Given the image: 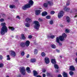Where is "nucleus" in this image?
<instances>
[{"mask_svg": "<svg viewBox=\"0 0 77 77\" xmlns=\"http://www.w3.org/2000/svg\"><path fill=\"white\" fill-rule=\"evenodd\" d=\"M63 76L64 77H68V74L66 72H64L63 74Z\"/></svg>", "mask_w": 77, "mask_h": 77, "instance_id": "6ab92c4d", "label": "nucleus"}, {"mask_svg": "<svg viewBox=\"0 0 77 77\" xmlns=\"http://www.w3.org/2000/svg\"><path fill=\"white\" fill-rule=\"evenodd\" d=\"M45 76H46L45 74H43V77H45Z\"/></svg>", "mask_w": 77, "mask_h": 77, "instance_id": "bf43d9fd", "label": "nucleus"}, {"mask_svg": "<svg viewBox=\"0 0 77 77\" xmlns=\"http://www.w3.org/2000/svg\"><path fill=\"white\" fill-rule=\"evenodd\" d=\"M54 13H55V12L53 11H52L51 12V15H53Z\"/></svg>", "mask_w": 77, "mask_h": 77, "instance_id": "ea45409f", "label": "nucleus"}, {"mask_svg": "<svg viewBox=\"0 0 77 77\" xmlns=\"http://www.w3.org/2000/svg\"><path fill=\"white\" fill-rule=\"evenodd\" d=\"M29 57H30V55H29V54H27L26 56L27 58H29Z\"/></svg>", "mask_w": 77, "mask_h": 77, "instance_id": "3c124183", "label": "nucleus"}, {"mask_svg": "<svg viewBox=\"0 0 77 77\" xmlns=\"http://www.w3.org/2000/svg\"><path fill=\"white\" fill-rule=\"evenodd\" d=\"M46 18L47 19H50V16H48L46 17Z\"/></svg>", "mask_w": 77, "mask_h": 77, "instance_id": "a18cd8bd", "label": "nucleus"}, {"mask_svg": "<svg viewBox=\"0 0 77 77\" xmlns=\"http://www.w3.org/2000/svg\"><path fill=\"white\" fill-rule=\"evenodd\" d=\"M1 26H2L1 28V35H4L5 33H7L8 32V28L6 26V23H1Z\"/></svg>", "mask_w": 77, "mask_h": 77, "instance_id": "f257e3e1", "label": "nucleus"}, {"mask_svg": "<svg viewBox=\"0 0 77 77\" xmlns=\"http://www.w3.org/2000/svg\"><path fill=\"white\" fill-rule=\"evenodd\" d=\"M46 54L45 53L43 52L41 54V56L42 57H44L45 56Z\"/></svg>", "mask_w": 77, "mask_h": 77, "instance_id": "473e14b6", "label": "nucleus"}, {"mask_svg": "<svg viewBox=\"0 0 77 77\" xmlns=\"http://www.w3.org/2000/svg\"><path fill=\"white\" fill-rule=\"evenodd\" d=\"M60 36L59 37H57L56 38V41L57 43H59V41H60Z\"/></svg>", "mask_w": 77, "mask_h": 77, "instance_id": "412c9836", "label": "nucleus"}, {"mask_svg": "<svg viewBox=\"0 0 77 77\" xmlns=\"http://www.w3.org/2000/svg\"><path fill=\"white\" fill-rule=\"evenodd\" d=\"M74 11L75 12V14L77 15V8L75 9Z\"/></svg>", "mask_w": 77, "mask_h": 77, "instance_id": "e433bc0d", "label": "nucleus"}, {"mask_svg": "<svg viewBox=\"0 0 77 77\" xmlns=\"http://www.w3.org/2000/svg\"><path fill=\"white\" fill-rule=\"evenodd\" d=\"M69 1L67 2L66 3V5L67 6H69Z\"/></svg>", "mask_w": 77, "mask_h": 77, "instance_id": "79ce46f5", "label": "nucleus"}, {"mask_svg": "<svg viewBox=\"0 0 77 77\" xmlns=\"http://www.w3.org/2000/svg\"><path fill=\"white\" fill-rule=\"evenodd\" d=\"M45 61L46 63L48 64L50 63V59L48 57H46L45 58Z\"/></svg>", "mask_w": 77, "mask_h": 77, "instance_id": "6e6552de", "label": "nucleus"}, {"mask_svg": "<svg viewBox=\"0 0 77 77\" xmlns=\"http://www.w3.org/2000/svg\"><path fill=\"white\" fill-rule=\"evenodd\" d=\"M10 57V56L9 55H7V57L8 58L9 57Z\"/></svg>", "mask_w": 77, "mask_h": 77, "instance_id": "680f3d73", "label": "nucleus"}, {"mask_svg": "<svg viewBox=\"0 0 77 77\" xmlns=\"http://www.w3.org/2000/svg\"><path fill=\"white\" fill-rule=\"evenodd\" d=\"M3 57L2 55H0V60H2Z\"/></svg>", "mask_w": 77, "mask_h": 77, "instance_id": "09e8293b", "label": "nucleus"}, {"mask_svg": "<svg viewBox=\"0 0 77 77\" xmlns=\"http://www.w3.org/2000/svg\"><path fill=\"white\" fill-rule=\"evenodd\" d=\"M63 14H64L63 11H61L58 14V17L59 18H62V17L63 15Z\"/></svg>", "mask_w": 77, "mask_h": 77, "instance_id": "0eeeda50", "label": "nucleus"}, {"mask_svg": "<svg viewBox=\"0 0 77 77\" xmlns=\"http://www.w3.org/2000/svg\"><path fill=\"white\" fill-rule=\"evenodd\" d=\"M15 7V6L14 5H11L9 6V8L10 9H14Z\"/></svg>", "mask_w": 77, "mask_h": 77, "instance_id": "393cba45", "label": "nucleus"}, {"mask_svg": "<svg viewBox=\"0 0 77 77\" xmlns=\"http://www.w3.org/2000/svg\"><path fill=\"white\" fill-rule=\"evenodd\" d=\"M58 77H62V76L61 75L59 74L58 75Z\"/></svg>", "mask_w": 77, "mask_h": 77, "instance_id": "864d4df0", "label": "nucleus"}, {"mask_svg": "<svg viewBox=\"0 0 77 77\" xmlns=\"http://www.w3.org/2000/svg\"><path fill=\"white\" fill-rule=\"evenodd\" d=\"M30 44V41H26L25 43V45H26V47H29V44Z\"/></svg>", "mask_w": 77, "mask_h": 77, "instance_id": "a211bd4d", "label": "nucleus"}, {"mask_svg": "<svg viewBox=\"0 0 77 77\" xmlns=\"http://www.w3.org/2000/svg\"><path fill=\"white\" fill-rule=\"evenodd\" d=\"M56 51H57V53H59V52H60V50L58 49H57L56 50Z\"/></svg>", "mask_w": 77, "mask_h": 77, "instance_id": "603ef678", "label": "nucleus"}, {"mask_svg": "<svg viewBox=\"0 0 77 77\" xmlns=\"http://www.w3.org/2000/svg\"><path fill=\"white\" fill-rule=\"evenodd\" d=\"M28 38H29L30 39L32 38V35H29L28 36Z\"/></svg>", "mask_w": 77, "mask_h": 77, "instance_id": "49530a36", "label": "nucleus"}, {"mask_svg": "<svg viewBox=\"0 0 77 77\" xmlns=\"http://www.w3.org/2000/svg\"><path fill=\"white\" fill-rule=\"evenodd\" d=\"M66 20L68 23H69V22H70V18H69V17H66Z\"/></svg>", "mask_w": 77, "mask_h": 77, "instance_id": "b1692460", "label": "nucleus"}, {"mask_svg": "<svg viewBox=\"0 0 77 77\" xmlns=\"http://www.w3.org/2000/svg\"><path fill=\"white\" fill-rule=\"evenodd\" d=\"M53 3L52 2L48 1V4H49V5H53Z\"/></svg>", "mask_w": 77, "mask_h": 77, "instance_id": "2f4dec72", "label": "nucleus"}, {"mask_svg": "<svg viewBox=\"0 0 77 77\" xmlns=\"http://www.w3.org/2000/svg\"><path fill=\"white\" fill-rule=\"evenodd\" d=\"M60 59H62V56L61 55L60 56Z\"/></svg>", "mask_w": 77, "mask_h": 77, "instance_id": "0e129e2a", "label": "nucleus"}, {"mask_svg": "<svg viewBox=\"0 0 77 77\" xmlns=\"http://www.w3.org/2000/svg\"><path fill=\"white\" fill-rule=\"evenodd\" d=\"M59 72V70H57L56 71V72Z\"/></svg>", "mask_w": 77, "mask_h": 77, "instance_id": "e2e57ef3", "label": "nucleus"}, {"mask_svg": "<svg viewBox=\"0 0 77 77\" xmlns=\"http://www.w3.org/2000/svg\"><path fill=\"white\" fill-rule=\"evenodd\" d=\"M65 32H66V33H69V30L68 29H66L65 30Z\"/></svg>", "mask_w": 77, "mask_h": 77, "instance_id": "c9c22d12", "label": "nucleus"}, {"mask_svg": "<svg viewBox=\"0 0 77 77\" xmlns=\"http://www.w3.org/2000/svg\"><path fill=\"white\" fill-rule=\"evenodd\" d=\"M69 73L70 75H74V72L72 71L69 72Z\"/></svg>", "mask_w": 77, "mask_h": 77, "instance_id": "7c9ffc66", "label": "nucleus"}, {"mask_svg": "<svg viewBox=\"0 0 77 77\" xmlns=\"http://www.w3.org/2000/svg\"><path fill=\"white\" fill-rule=\"evenodd\" d=\"M36 59L35 58H32L30 60V62L32 63H34V62H36Z\"/></svg>", "mask_w": 77, "mask_h": 77, "instance_id": "4be33fe9", "label": "nucleus"}, {"mask_svg": "<svg viewBox=\"0 0 77 77\" xmlns=\"http://www.w3.org/2000/svg\"><path fill=\"white\" fill-rule=\"evenodd\" d=\"M3 67V64L2 63L0 64V68H2V67Z\"/></svg>", "mask_w": 77, "mask_h": 77, "instance_id": "a19ab883", "label": "nucleus"}, {"mask_svg": "<svg viewBox=\"0 0 77 77\" xmlns=\"http://www.w3.org/2000/svg\"><path fill=\"white\" fill-rule=\"evenodd\" d=\"M43 6L45 8H47L48 7V3H44L43 4Z\"/></svg>", "mask_w": 77, "mask_h": 77, "instance_id": "a878e982", "label": "nucleus"}, {"mask_svg": "<svg viewBox=\"0 0 77 77\" xmlns=\"http://www.w3.org/2000/svg\"><path fill=\"white\" fill-rule=\"evenodd\" d=\"M11 59V58L10 57H8L7 59V60H10Z\"/></svg>", "mask_w": 77, "mask_h": 77, "instance_id": "5fc2aeb1", "label": "nucleus"}, {"mask_svg": "<svg viewBox=\"0 0 77 77\" xmlns=\"http://www.w3.org/2000/svg\"><path fill=\"white\" fill-rule=\"evenodd\" d=\"M25 54V53H24V52L23 51L22 52L21 54L22 55V56H24V55Z\"/></svg>", "mask_w": 77, "mask_h": 77, "instance_id": "37998d69", "label": "nucleus"}, {"mask_svg": "<svg viewBox=\"0 0 77 77\" xmlns=\"http://www.w3.org/2000/svg\"><path fill=\"white\" fill-rule=\"evenodd\" d=\"M42 71L43 72H45L46 71V70L45 69H43L42 70Z\"/></svg>", "mask_w": 77, "mask_h": 77, "instance_id": "c03bdc74", "label": "nucleus"}, {"mask_svg": "<svg viewBox=\"0 0 77 77\" xmlns=\"http://www.w3.org/2000/svg\"><path fill=\"white\" fill-rule=\"evenodd\" d=\"M20 46L22 47H25V42H22L20 44Z\"/></svg>", "mask_w": 77, "mask_h": 77, "instance_id": "f3484780", "label": "nucleus"}, {"mask_svg": "<svg viewBox=\"0 0 77 77\" xmlns=\"http://www.w3.org/2000/svg\"><path fill=\"white\" fill-rule=\"evenodd\" d=\"M64 9L65 11H66V12H68L70 8H67L66 7H65L64 8Z\"/></svg>", "mask_w": 77, "mask_h": 77, "instance_id": "aec40b11", "label": "nucleus"}, {"mask_svg": "<svg viewBox=\"0 0 77 77\" xmlns=\"http://www.w3.org/2000/svg\"><path fill=\"white\" fill-rule=\"evenodd\" d=\"M9 53L10 55V56H11L12 57H14L16 56V54L15 51H12L11 50L9 51Z\"/></svg>", "mask_w": 77, "mask_h": 77, "instance_id": "39448f33", "label": "nucleus"}, {"mask_svg": "<svg viewBox=\"0 0 77 77\" xmlns=\"http://www.w3.org/2000/svg\"><path fill=\"white\" fill-rule=\"evenodd\" d=\"M67 36V35L66 34L64 33L62 34V36H60V39L61 41H62L64 40V38H66Z\"/></svg>", "mask_w": 77, "mask_h": 77, "instance_id": "20e7f679", "label": "nucleus"}, {"mask_svg": "<svg viewBox=\"0 0 77 77\" xmlns=\"http://www.w3.org/2000/svg\"><path fill=\"white\" fill-rule=\"evenodd\" d=\"M20 72L22 75H25L26 74V68L24 67H21L20 68Z\"/></svg>", "mask_w": 77, "mask_h": 77, "instance_id": "7ed1b4c3", "label": "nucleus"}, {"mask_svg": "<svg viewBox=\"0 0 77 77\" xmlns=\"http://www.w3.org/2000/svg\"><path fill=\"white\" fill-rule=\"evenodd\" d=\"M9 28L12 31H13L15 30V28L14 27L9 26Z\"/></svg>", "mask_w": 77, "mask_h": 77, "instance_id": "bb28decb", "label": "nucleus"}, {"mask_svg": "<svg viewBox=\"0 0 77 77\" xmlns=\"http://www.w3.org/2000/svg\"><path fill=\"white\" fill-rule=\"evenodd\" d=\"M2 17H6V15L4 14H3L2 15Z\"/></svg>", "mask_w": 77, "mask_h": 77, "instance_id": "8fccbe9b", "label": "nucleus"}, {"mask_svg": "<svg viewBox=\"0 0 77 77\" xmlns=\"http://www.w3.org/2000/svg\"><path fill=\"white\" fill-rule=\"evenodd\" d=\"M59 43V45H60V46H61V45H62V43Z\"/></svg>", "mask_w": 77, "mask_h": 77, "instance_id": "6e6d98bb", "label": "nucleus"}, {"mask_svg": "<svg viewBox=\"0 0 77 77\" xmlns=\"http://www.w3.org/2000/svg\"><path fill=\"white\" fill-rule=\"evenodd\" d=\"M35 14L37 15H38L39 14H40V13L41 12V11L40 10H37L35 11Z\"/></svg>", "mask_w": 77, "mask_h": 77, "instance_id": "9b49d317", "label": "nucleus"}, {"mask_svg": "<svg viewBox=\"0 0 77 77\" xmlns=\"http://www.w3.org/2000/svg\"><path fill=\"white\" fill-rule=\"evenodd\" d=\"M5 21V20L4 19H0V22H3V21Z\"/></svg>", "mask_w": 77, "mask_h": 77, "instance_id": "58836bf2", "label": "nucleus"}, {"mask_svg": "<svg viewBox=\"0 0 77 77\" xmlns=\"http://www.w3.org/2000/svg\"><path fill=\"white\" fill-rule=\"evenodd\" d=\"M75 60L76 63H77V57L75 59Z\"/></svg>", "mask_w": 77, "mask_h": 77, "instance_id": "4d7b16f0", "label": "nucleus"}, {"mask_svg": "<svg viewBox=\"0 0 77 77\" xmlns=\"http://www.w3.org/2000/svg\"><path fill=\"white\" fill-rule=\"evenodd\" d=\"M47 15V13L46 11L43 12L42 14V16H45Z\"/></svg>", "mask_w": 77, "mask_h": 77, "instance_id": "5701e85b", "label": "nucleus"}, {"mask_svg": "<svg viewBox=\"0 0 77 77\" xmlns=\"http://www.w3.org/2000/svg\"><path fill=\"white\" fill-rule=\"evenodd\" d=\"M17 18V19H19V20H20V17L19 16H17L16 17Z\"/></svg>", "mask_w": 77, "mask_h": 77, "instance_id": "de8ad7c7", "label": "nucleus"}, {"mask_svg": "<svg viewBox=\"0 0 77 77\" xmlns=\"http://www.w3.org/2000/svg\"><path fill=\"white\" fill-rule=\"evenodd\" d=\"M26 69L28 73H30V72H31V71H30V68L27 67H26Z\"/></svg>", "mask_w": 77, "mask_h": 77, "instance_id": "2eb2a0df", "label": "nucleus"}, {"mask_svg": "<svg viewBox=\"0 0 77 77\" xmlns=\"http://www.w3.org/2000/svg\"><path fill=\"white\" fill-rule=\"evenodd\" d=\"M51 62L54 65L56 63V61L55 59H51Z\"/></svg>", "mask_w": 77, "mask_h": 77, "instance_id": "ddd939ff", "label": "nucleus"}, {"mask_svg": "<svg viewBox=\"0 0 77 77\" xmlns=\"http://www.w3.org/2000/svg\"><path fill=\"white\" fill-rule=\"evenodd\" d=\"M30 8V5L27 4L22 7V9L23 10H26L27 8Z\"/></svg>", "mask_w": 77, "mask_h": 77, "instance_id": "423d86ee", "label": "nucleus"}, {"mask_svg": "<svg viewBox=\"0 0 77 77\" xmlns=\"http://www.w3.org/2000/svg\"><path fill=\"white\" fill-rule=\"evenodd\" d=\"M38 50L35 49L34 51V53L35 54H36L38 53Z\"/></svg>", "mask_w": 77, "mask_h": 77, "instance_id": "cd10ccee", "label": "nucleus"}, {"mask_svg": "<svg viewBox=\"0 0 77 77\" xmlns=\"http://www.w3.org/2000/svg\"><path fill=\"white\" fill-rule=\"evenodd\" d=\"M47 74L48 76H49L50 75V73H47Z\"/></svg>", "mask_w": 77, "mask_h": 77, "instance_id": "052dcab7", "label": "nucleus"}, {"mask_svg": "<svg viewBox=\"0 0 77 77\" xmlns=\"http://www.w3.org/2000/svg\"><path fill=\"white\" fill-rule=\"evenodd\" d=\"M33 74L34 76H37L38 75V72L36 70H34L33 71Z\"/></svg>", "mask_w": 77, "mask_h": 77, "instance_id": "dca6fc26", "label": "nucleus"}, {"mask_svg": "<svg viewBox=\"0 0 77 77\" xmlns=\"http://www.w3.org/2000/svg\"><path fill=\"white\" fill-rule=\"evenodd\" d=\"M53 23H54L53 21L51 20L50 21L49 24H50L52 25L53 24Z\"/></svg>", "mask_w": 77, "mask_h": 77, "instance_id": "4c0bfd02", "label": "nucleus"}, {"mask_svg": "<svg viewBox=\"0 0 77 77\" xmlns=\"http://www.w3.org/2000/svg\"><path fill=\"white\" fill-rule=\"evenodd\" d=\"M6 77H9V76L8 75H7V76H6Z\"/></svg>", "mask_w": 77, "mask_h": 77, "instance_id": "774afa93", "label": "nucleus"}, {"mask_svg": "<svg viewBox=\"0 0 77 77\" xmlns=\"http://www.w3.org/2000/svg\"><path fill=\"white\" fill-rule=\"evenodd\" d=\"M70 71H75V68L73 66H70Z\"/></svg>", "mask_w": 77, "mask_h": 77, "instance_id": "9d476101", "label": "nucleus"}, {"mask_svg": "<svg viewBox=\"0 0 77 77\" xmlns=\"http://www.w3.org/2000/svg\"><path fill=\"white\" fill-rule=\"evenodd\" d=\"M54 67L56 69H58L59 68V66H58L56 64H54Z\"/></svg>", "mask_w": 77, "mask_h": 77, "instance_id": "c85d7f7f", "label": "nucleus"}, {"mask_svg": "<svg viewBox=\"0 0 77 77\" xmlns=\"http://www.w3.org/2000/svg\"><path fill=\"white\" fill-rule=\"evenodd\" d=\"M21 37L22 39H26V37L24 36V34H22L21 35Z\"/></svg>", "mask_w": 77, "mask_h": 77, "instance_id": "c756f323", "label": "nucleus"}, {"mask_svg": "<svg viewBox=\"0 0 77 77\" xmlns=\"http://www.w3.org/2000/svg\"><path fill=\"white\" fill-rule=\"evenodd\" d=\"M17 77H21V75H19Z\"/></svg>", "mask_w": 77, "mask_h": 77, "instance_id": "69168bd1", "label": "nucleus"}, {"mask_svg": "<svg viewBox=\"0 0 77 77\" xmlns=\"http://www.w3.org/2000/svg\"><path fill=\"white\" fill-rule=\"evenodd\" d=\"M51 47L52 48H55L56 46L54 44H52L51 45Z\"/></svg>", "mask_w": 77, "mask_h": 77, "instance_id": "f704fd0d", "label": "nucleus"}, {"mask_svg": "<svg viewBox=\"0 0 77 77\" xmlns=\"http://www.w3.org/2000/svg\"><path fill=\"white\" fill-rule=\"evenodd\" d=\"M77 15H75V16L74 17V18H75V17H77Z\"/></svg>", "mask_w": 77, "mask_h": 77, "instance_id": "338daca9", "label": "nucleus"}, {"mask_svg": "<svg viewBox=\"0 0 77 77\" xmlns=\"http://www.w3.org/2000/svg\"><path fill=\"white\" fill-rule=\"evenodd\" d=\"M38 20H39V21H40V22L42 21V20L41 19H39Z\"/></svg>", "mask_w": 77, "mask_h": 77, "instance_id": "13d9d810", "label": "nucleus"}, {"mask_svg": "<svg viewBox=\"0 0 77 77\" xmlns=\"http://www.w3.org/2000/svg\"><path fill=\"white\" fill-rule=\"evenodd\" d=\"M25 25L27 27H30V24L28 23H25Z\"/></svg>", "mask_w": 77, "mask_h": 77, "instance_id": "72a5a7b5", "label": "nucleus"}, {"mask_svg": "<svg viewBox=\"0 0 77 77\" xmlns=\"http://www.w3.org/2000/svg\"><path fill=\"white\" fill-rule=\"evenodd\" d=\"M30 5V7L31 6H32L33 5V2L32 0H31L29 1V4H28Z\"/></svg>", "mask_w": 77, "mask_h": 77, "instance_id": "4468645a", "label": "nucleus"}, {"mask_svg": "<svg viewBox=\"0 0 77 77\" xmlns=\"http://www.w3.org/2000/svg\"><path fill=\"white\" fill-rule=\"evenodd\" d=\"M34 24L35 25L34 26V27L35 29L38 30L39 29V27L40 26V24L39 23L38 21H35L33 22Z\"/></svg>", "mask_w": 77, "mask_h": 77, "instance_id": "f03ea898", "label": "nucleus"}, {"mask_svg": "<svg viewBox=\"0 0 77 77\" xmlns=\"http://www.w3.org/2000/svg\"><path fill=\"white\" fill-rule=\"evenodd\" d=\"M48 38H51L52 39H53L54 38V35H51V34H50L49 35H48Z\"/></svg>", "mask_w": 77, "mask_h": 77, "instance_id": "1a4fd4ad", "label": "nucleus"}, {"mask_svg": "<svg viewBox=\"0 0 77 77\" xmlns=\"http://www.w3.org/2000/svg\"><path fill=\"white\" fill-rule=\"evenodd\" d=\"M26 21L27 23H30L32 21V20L30 18H27L26 19Z\"/></svg>", "mask_w": 77, "mask_h": 77, "instance_id": "f8f14e48", "label": "nucleus"}]
</instances>
